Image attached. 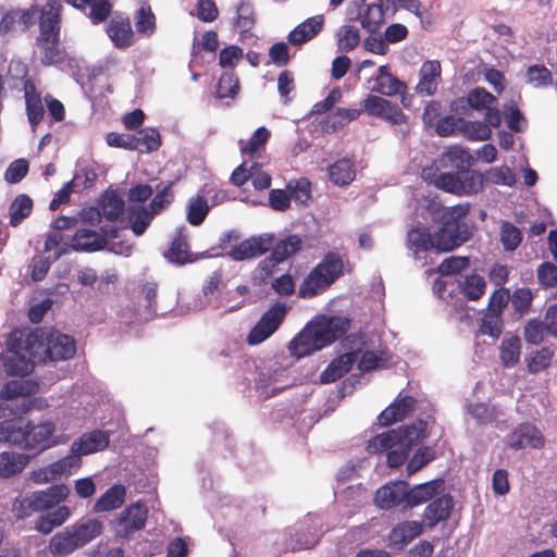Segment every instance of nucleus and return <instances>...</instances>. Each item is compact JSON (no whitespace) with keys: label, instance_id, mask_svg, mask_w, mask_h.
<instances>
[{"label":"nucleus","instance_id":"dca6fc26","mask_svg":"<svg viewBox=\"0 0 557 557\" xmlns=\"http://www.w3.org/2000/svg\"><path fill=\"white\" fill-rule=\"evenodd\" d=\"M406 496L407 483L394 481L376 491L374 503L381 509H391L396 506H404L406 508Z\"/></svg>","mask_w":557,"mask_h":557},{"label":"nucleus","instance_id":"7ed1b4c3","mask_svg":"<svg viewBox=\"0 0 557 557\" xmlns=\"http://www.w3.org/2000/svg\"><path fill=\"white\" fill-rule=\"evenodd\" d=\"M101 233L94 230L78 228L72 238V248L77 251H96L108 248L115 255L128 256L132 245L117 240V228L113 225H102Z\"/></svg>","mask_w":557,"mask_h":557},{"label":"nucleus","instance_id":"2f4dec72","mask_svg":"<svg viewBox=\"0 0 557 557\" xmlns=\"http://www.w3.org/2000/svg\"><path fill=\"white\" fill-rule=\"evenodd\" d=\"M521 339L513 334L507 333L499 345V359L505 368L516 367L521 357Z\"/></svg>","mask_w":557,"mask_h":557},{"label":"nucleus","instance_id":"ea45409f","mask_svg":"<svg viewBox=\"0 0 557 557\" xmlns=\"http://www.w3.org/2000/svg\"><path fill=\"white\" fill-rule=\"evenodd\" d=\"M125 498V488L122 485H113L102 494L94 505L95 512L110 511L119 508Z\"/></svg>","mask_w":557,"mask_h":557},{"label":"nucleus","instance_id":"72a5a7b5","mask_svg":"<svg viewBox=\"0 0 557 557\" xmlns=\"http://www.w3.org/2000/svg\"><path fill=\"white\" fill-rule=\"evenodd\" d=\"M39 391V384L33 379H20L8 382L1 389V399L11 400L26 397Z\"/></svg>","mask_w":557,"mask_h":557},{"label":"nucleus","instance_id":"f704fd0d","mask_svg":"<svg viewBox=\"0 0 557 557\" xmlns=\"http://www.w3.org/2000/svg\"><path fill=\"white\" fill-rule=\"evenodd\" d=\"M71 528L79 548L99 536L103 530L102 522L96 518L77 521Z\"/></svg>","mask_w":557,"mask_h":557},{"label":"nucleus","instance_id":"e433bc0d","mask_svg":"<svg viewBox=\"0 0 557 557\" xmlns=\"http://www.w3.org/2000/svg\"><path fill=\"white\" fill-rule=\"evenodd\" d=\"M29 457L25 454L3 451L0 454V476L10 478L23 471Z\"/></svg>","mask_w":557,"mask_h":557},{"label":"nucleus","instance_id":"c85d7f7f","mask_svg":"<svg viewBox=\"0 0 557 557\" xmlns=\"http://www.w3.org/2000/svg\"><path fill=\"white\" fill-rule=\"evenodd\" d=\"M359 351H349L334 359L322 372L320 381L322 383H332L344 376L357 361Z\"/></svg>","mask_w":557,"mask_h":557},{"label":"nucleus","instance_id":"1a4fd4ad","mask_svg":"<svg viewBox=\"0 0 557 557\" xmlns=\"http://www.w3.org/2000/svg\"><path fill=\"white\" fill-rule=\"evenodd\" d=\"M286 314V306L276 304L270 308L250 331L247 342L258 345L269 338L280 326Z\"/></svg>","mask_w":557,"mask_h":557},{"label":"nucleus","instance_id":"a18cd8bd","mask_svg":"<svg viewBox=\"0 0 557 557\" xmlns=\"http://www.w3.org/2000/svg\"><path fill=\"white\" fill-rule=\"evenodd\" d=\"M351 351H359L357 358L358 369L360 371H371L384 366L387 361L384 351L381 350H368L363 348L351 349Z\"/></svg>","mask_w":557,"mask_h":557},{"label":"nucleus","instance_id":"9d476101","mask_svg":"<svg viewBox=\"0 0 557 557\" xmlns=\"http://www.w3.org/2000/svg\"><path fill=\"white\" fill-rule=\"evenodd\" d=\"M506 444L515 450L541 449L545 445V437L535 425L521 423L506 436Z\"/></svg>","mask_w":557,"mask_h":557},{"label":"nucleus","instance_id":"f8f14e48","mask_svg":"<svg viewBox=\"0 0 557 557\" xmlns=\"http://www.w3.org/2000/svg\"><path fill=\"white\" fill-rule=\"evenodd\" d=\"M471 234L468 224L444 223L443 227L434 235V249L448 251L465 243Z\"/></svg>","mask_w":557,"mask_h":557},{"label":"nucleus","instance_id":"4c0bfd02","mask_svg":"<svg viewBox=\"0 0 557 557\" xmlns=\"http://www.w3.org/2000/svg\"><path fill=\"white\" fill-rule=\"evenodd\" d=\"M25 101L28 121L33 127L44 119L45 107L33 84L25 85Z\"/></svg>","mask_w":557,"mask_h":557},{"label":"nucleus","instance_id":"5701e85b","mask_svg":"<svg viewBox=\"0 0 557 557\" xmlns=\"http://www.w3.org/2000/svg\"><path fill=\"white\" fill-rule=\"evenodd\" d=\"M57 431L52 420H44L37 424L28 423L29 448H49L59 442L54 438Z\"/></svg>","mask_w":557,"mask_h":557},{"label":"nucleus","instance_id":"c756f323","mask_svg":"<svg viewBox=\"0 0 557 557\" xmlns=\"http://www.w3.org/2000/svg\"><path fill=\"white\" fill-rule=\"evenodd\" d=\"M407 248L420 258V255L434 248V237L431 236L429 230L424 226H412L407 232Z\"/></svg>","mask_w":557,"mask_h":557},{"label":"nucleus","instance_id":"3c124183","mask_svg":"<svg viewBox=\"0 0 557 557\" xmlns=\"http://www.w3.org/2000/svg\"><path fill=\"white\" fill-rule=\"evenodd\" d=\"M242 307V301L237 304H228L225 301L224 296H203L201 293L198 299L194 302V310H205V309H224L226 312L234 311Z\"/></svg>","mask_w":557,"mask_h":557},{"label":"nucleus","instance_id":"bb28decb","mask_svg":"<svg viewBox=\"0 0 557 557\" xmlns=\"http://www.w3.org/2000/svg\"><path fill=\"white\" fill-rule=\"evenodd\" d=\"M416 400L410 396L397 398L391 406L381 412L379 420L382 425H391L405 419L414 410Z\"/></svg>","mask_w":557,"mask_h":557},{"label":"nucleus","instance_id":"39448f33","mask_svg":"<svg viewBox=\"0 0 557 557\" xmlns=\"http://www.w3.org/2000/svg\"><path fill=\"white\" fill-rule=\"evenodd\" d=\"M398 7L412 12L422 24L431 23L428 10L418 0H379V3L369 5L364 14L359 13L362 26L375 32L385 18L395 14Z\"/></svg>","mask_w":557,"mask_h":557},{"label":"nucleus","instance_id":"bf43d9fd","mask_svg":"<svg viewBox=\"0 0 557 557\" xmlns=\"http://www.w3.org/2000/svg\"><path fill=\"white\" fill-rule=\"evenodd\" d=\"M72 243L64 242L63 235L58 232H51L45 242V251H53V259H59L62 255L69 253L72 250Z\"/></svg>","mask_w":557,"mask_h":557},{"label":"nucleus","instance_id":"680f3d73","mask_svg":"<svg viewBox=\"0 0 557 557\" xmlns=\"http://www.w3.org/2000/svg\"><path fill=\"white\" fill-rule=\"evenodd\" d=\"M485 181L495 185L511 187L516 183V176L508 166L491 168L485 173Z\"/></svg>","mask_w":557,"mask_h":557},{"label":"nucleus","instance_id":"0eeeda50","mask_svg":"<svg viewBox=\"0 0 557 557\" xmlns=\"http://www.w3.org/2000/svg\"><path fill=\"white\" fill-rule=\"evenodd\" d=\"M81 459L74 453L29 473V480L36 484H46L69 476L81 467Z\"/></svg>","mask_w":557,"mask_h":557},{"label":"nucleus","instance_id":"4be33fe9","mask_svg":"<svg viewBox=\"0 0 557 557\" xmlns=\"http://www.w3.org/2000/svg\"><path fill=\"white\" fill-rule=\"evenodd\" d=\"M109 445V435L107 432L96 430L83 434L73 442L71 453H74L81 459L82 456L103 450Z\"/></svg>","mask_w":557,"mask_h":557},{"label":"nucleus","instance_id":"ddd939ff","mask_svg":"<svg viewBox=\"0 0 557 557\" xmlns=\"http://www.w3.org/2000/svg\"><path fill=\"white\" fill-rule=\"evenodd\" d=\"M362 104L364 111L371 116L386 120L393 124H401L406 121L405 114L396 104L380 96L369 95Z\"/></svg>","mask_w":557,"mask_h":557},{"label":"nucleus","instance_id":"5fc2aeb1","mask_svg":"<svg viewBox=\"0 0 557 557\" xmlns=\"http://www.w3.org/2000/svg\"><path fill=\"white\" fill-rule=\"evenodd\" d=\"M461 127L459 135H462L469 140H486L490 138L491 128L481 121H467L461 120Z\"/></svg>","mask_w":557,"mask_h":557},{"label":"nucleus","instance_id":"cd10ccee","mask_svg":"<svg viewBox=\"0 0 557 557\" xmlns=\"http://www.w3.org/2000/svg\"><path fill=\"white\" fill-rule=\"evenodd\" d=\"M107 33L116 48H127L134 42V33L128 18L113 17Z\"/></svg>","mask_w":557,"mask_h":557},{"label":"nucleus","instance_id":"8fccbe9b","mask_svg":"<svg viewBox=\"0 0 557 557\" xmlns=\"http://www.w3.org/2000/svg\"><path fill=\"white\" fill-rule=\"evenodd\" d=\"M459 288L463 296L469 300L479 299L485 292V281L478 274L465 276L459 281Z\"/></svg>","mask_w":557,"mask_h":557},{"label":"nucleus","instance_id":"aec40b11","mask_svg":"<svg viewBox=\"0 0 557 557\" xmlns=\"http://www.w3.org/2000/svg\"><path fill=\"white\" fill-rule=\"evenodd\" d=\"M37 9L29 8L26 10L2 11V29L3 35L24 32L37 21Z\"/></svg>","mask_w":557,"mask_h":557},{"label":"nucleus","instance_id":"f257e3e1","mask_svg":"<svg viewBox=\"0 0 557 557\" xmlns=\"http://www.w3.org/2000/svg\"><path fill=\"white\" fill-rule=\"evenodd\" d=\"M348 326L346 318L317 315L289 342L288 350L297 359L309 356L332 344Z\"/></svg>","mask_w":557,"mask_h":557},{"label":"nucleus","instance_id":"37998d69","mask_svg":"<svg viewBox=\"0 0 557 557\" xmlns=\"http://www.w3.org/2000/svg\"><path fill=\"white\" fill-rule=\"evenodd\" d=\"M134 150L141 153L157 150L161 145L160 134L153 128H144L133 135Z\"/></svg>","mask_w":557,"mask_h":557},{"label":"nucleus","instance_id":"c9c22d12","mask_svg":"<svg viewBox=\"0 0 557 557\" xmlns=\"http://www.w3.org/2000/svg\"><path fill=\"white\" fill-rule=\"evenodd\" d=\"M329 177L337 186L350 184L356 177V165L349 158L337 160L329 168Z\"/></svg>","mask_w":557,"mask_h":557},{"label":"nucleus","instance_id":"13d9d810","mask_svg":"<svg viewBox=\"0 0 557 557\" xmlns=\"http://www.w3.org/2000/svg\"><path fill=\"white\" fill-rule=\"evenodd\" d=\"M209 212V205L201 196L194 197L189 200L187 207V220L191 225H199L203 222Z\"/></svg>","mask_w":557,"mask_h":557},{"label":"nucleus","instance_id":"e2e57ef3","mask_svg":"<svg viewBox=\"0 0 557 557\" xmlns=\"http://www.w3.org/2000/svg\"><path fill=\"white\" fill-rule=\"evenodd\" d=\"M500 240L505 250L513 251L522 240L521 232L509 222H504L500 228Z\"/></svg>","mask_w":557,"mask_h":557},{"label":"nucleus","instance_id":"4d7b16f0","mask_svg":"<svg viewBox=\"0 0 557 557\" xmlns=\"http://www.w3.org/2000/svg\"><path fill=\"white\" fill-rule=\"evenodd\" d=\"M33 208L32 199L26 195L17 196L10 207L11 224L16 226L29 215Z\"/></svg>","mask_w":557,"mask_h":557},{"label":"nucleus","instance_id":"473e14b6","mask_svg":"<svg viewBox=\"0 0 557 557\" xmlns=\"http://www.w3.org/2000/svg\"><path fill=\"white\" fill-rule=\"evenodd\" d=\"M78 548L79 546L71 525L54 534L48 545V549L53 556L70 555Z\"/></svg>","mask_w":557,"mask_h":557},{"label":"nucleus","instance_id":"7c9ffc66","mask_svg":"<svg viewBox=\"0 0 557 557\" xmlns=\"http://www.w3.org/2000/svg\"><path fill=\"white\" fill-rule=\"evenodd\" d=\"M324 24L323 15H315L307 18L299 24L288 36V40L293 45H301L315 37L322 29Z\"/></svg>","mask_w":557,"mask_h":557},{"label":"nucleus","instance_id":"79ce46f5","mask_svg":"<svg viewBox=\"0 0 557 557\" xmlns=\"http://www.w3.org/2000/svg\"><path fill=\"white\" fill-rule=\"evenodd\" d=\"M302 247V240L297 235H289L278 240L272 250V259L282 262L298 252Z\"/></svg>","mask_w":557,"mask_h":557},{"label":"nucleus","instance_id":"603ef678","mask_svg":"<svg viewBox=\"0 0 557 557\" xmlns=\"http://www.w3.org/2000/svg\"><path fill=\"white\" fill-rule=\"evenodd\" d=\"M242 307V301L237 304H228L225 301L224 296H203L201 293L198 299L194 302V310H205V309H224L226 312L234 311Z\"/></svg>","mask_w":557,"mask_h":557},{"label":"nucleus","instance_id":"58836bf2","mask_svg":"<svg viewBox=\"0 0 557 557\" xmlns=\"http://www.w3.org/2000/svg\"><path fill=\"white\" fill-rule=\"evenodd\" d=\"M422 532V523L419 521H405L396 525L389 535V540L395 545H406Z\"/></svg>","mask_w":557,"mask_h":557},{"label":"nucleus","instance_id":"6e6552de","mask_svg":"<svg viewBox=\"0 0 557 557\" xmlns=\"http://www.w3.org/2000/svg\"><path fill=\"white\" fill-rule=\"evenodd\" d=\"M148 508L141 503L127 506L113 522V531L120 539H127L134 532L144 529Z\"/></svg>","mask_w":557,"mask_h":557},{"label":"nucleus","instance_id":"49530a36","mask_svg":"<svg viewBox=\"0 0 557 557\" xmlns=\"http://www.w3.org/2000/svg\"><path fill=\"white\" fill-rule=\"evenodd\" d=\"M472 162L471 154L460 146L449 147L442 157L444 165H450L458 172L466 170Z\"/></svg>","mask_w":557,"mask_h":557},{"label":"nucleus","instance_id":"0e129e2a","mask_svg":"<svg viewBox=\"0 0 557 557\" xmlns=\"http://www.w3.org/2000/svg\"><path fill=\"white\" fill-rule=\"evenodd\" d=\"M239 84L237 77L231 73H224L218 84L216 95L221 99H234L238 92Z\"/></svg>","mask_w":557,"mask_h":557},{"label":"nucleus","instance_id":"6ab92c4d","mask_svg":"<svg viewBox=\"0 0 557 557\" xmlns=\"http://www.w3.org/2000/svg\"><path fill=\"white\" fill-rule=\"evenodd\" d=\"M70 490L65 484L52 485L45 491L29 493L33 510L44 511L53 508L69 496Z\"/></svg>","mask_w":557,"mask_h":557},{"label":"nucleus","instance_id":"423d86ee","mask_svg":"<svg viewBox=\"0 0 557 557\" xmlns=\"http://www.w3.org/2000/svg\"><path fill=\"white\" fill-rule=\"evenodd\" d=\"M124 212V200L113 190L106 191L99 200V209L87 208L79 212L78 219L86 224L97 225L101 223L102 216L108 221H116Z\"/></svg>","mask_w":557,"mask_h":557},{"label":"nucleus","instance_id":"20e7f679","mask_svg":"<svg viewBox=\"0 0 557 557\" xmlns=\"http://www.w3.org/2000/svg\"><path fill=\"white\" fill-rule=\"evenodd\" d=\"M344 263L337 253L330 252L305 277L298 294L311 298L325 292L343 273Z\"/></svg>","mask_w":557,"mask_h":557},{"label":"nucleus","instance_id":"2eb2a0df","mask_svg":"<svg viewBox=\"0 0 557 557\" xmlns=\"http://www.w3.org/2000/svg\"><path fill=\"white\" fill-rule=\"evenodd\" d=\"M44 351L50 360H67L75 355L76 344L71 336L52 331L47 336Z\"/></svg>","mask_w":557,"mask_h":557},{"label":"nucleus","instance_id":"f03ea898","mask_svg":"<svg viewBox=\"0 0 557 557\" xmlns=\"http://www.w3.org/2000/svg\"><path fill=\"white\" fill-rule=\"evenodd\" d=\"M425 435L426 422L417 420L410 425L388 430L372 437L367 444V451L372 455L387 453V465L397 468L407 460L411 448Z\"/></svg>","mask_w":557,"mask_h":557},{"label":"nucleus","instance_id":"a19ab883","mask_svg":"<svg viewBox=\"0 0 557 557\" xmlns=\"http://www.w3.org/2000/svg\"><path fill=\"white\" fill-rule=\"evenodd\" d=\"M554 356V350L549 347H542L541 349L530 352L525 357L528 372L536 374L546 370L552 364Z\"/></svg>","mask_w":557,"mask_h":557},{"label":"nucleus","instance_id":"a211bd4d","mask_svg":"<svg viewBox=\"0 0 557 557\" xmlns=\"http://www.w3.org/2000/svg\"><path fill=\"white\" fill-rule=\"evenodd\" d=\"M369 89L384 96H395L406 90V85L389 71L387 65H381L377 74L368 81Z\"/></svg>","mask_w":557,"mask_h":557},{"label":"nucleus","instance_id":"a878e982","mask_svg":"<svg viewBox=\"0 0 557 557\" xmlns=\"http://www.w3.org/2000/svg\"><path fill=\"white\" fill-rule=\"evenodd\" d=\"M454 508V499L449 495L436 497L424 510L423 521L430 528L449 518Z\"/></svg>","mask_w":557,"mask_h":557},{"label":"nucleus","instance_id":"412c9836","mask_svg":"<svg viewBox=\"0 0 557 557\" xmlns=\"http://www.w3.org/2000/svg\"><path fill=\"white\" fill-rule=\"evenodd\" d=\"M272 246V237L264 235L246 239L233 247L228 255L234 260H245L258 257L268 251Z\"/></svg>","mask_w":557,"mask_h":557},{"label":"nucleus","instance_id":"393cba45","mask_svg":"<svg viewBox=\"0 0 557 557\" xmlns=\"http://www.w3.org/2000/svg\"><path fill=\"white\" fill-rule=\"evenodd\" d=\"M443 481L433 480L423 484L416 485L412 488L407 486L406 508L419 506L441 494Z\"/></svg>","mask_w":557,"mask_h":557},{"label":"nucleus","instance_id":"de8ad7c7","mask_svg":"<svg viewBox=\"0 0 557 557\" xmlns=\"http://www.w3.org/2000/svg\"><path fill=\"white\" fill-rule=\"evenodd\" d=\"M165 256L171 262L177 264H183L189 261L187 235L185 233V228H181L177 232Z\"/></svg>","mask_w":557,"mask_h":557},{"label":"nucleus","instance_id":"4468645a","mask_svg":"<svg viewBox=\"0 0 557 557\" xmlns=\"http://www.w3.org/2000/svg\"><path fill=\"white\" fill-rule=\"evenodd\" d=\"M442 83V66L437 60H428L419 71V82L414 88L420 96H433Z\"/></svg>","mask_w":557,"mask_h":557},{"label":"nucleus","instance_id":"b1692460","mask_svg":"<svg viewBox=\"0 0 557 557\" xmlns=\"http://www.w3.org/2000/svg\"><path fill=\"white\" fill-rule=\"evenodd\" d=\"M28 423L22 420H5L0 423V441L29 448Z\"/></svg>","mask_w":557,"mask_h":557},{"label":"nucleus","instance_id":"09e8293b","mask_svg":"<svg viewBox=\"0 0 557 557\" xmlns=\"http://www.w3.org/2000/svg\"><path fill=\"white\" fill-rule=\"evenodd\" d=\"M152 218L153 213H151L147 208L133 206L128 209V221L131 228L136 236H140L145 233Z\"/></svg>","mask_w":557,"mask_h":557},{"label":"nucleus","instance_id":"052dcab7","mask_svg":"<svg viewBox=\"0 0 557 557\" xmlns=\"http://www.w3.org/2000/svg\"><path fill=\"white\" fill-rule=\"evenodd\" d=\"M135 26L138 33L150 36L156 30V16L150 7L143 5L136 13Z\"/></svg>","mask_w":557,"mask_h":557},{"label":"nucleus","instance_id":"9b49d317","mask_svg":"<svg viewBox=\"0 0 557 557\" xmlns=\"http://www.w3.org/2000/svg\"><path fill=\"white\" fill-rule=\"evenodd\" d=\"M30 8L38 10L37 20H39L42 38L49 39L59 36L61 2L59 0H47L45 4L35 3Z\"/></svg>","mask_w":557,"mask_h":557},{"label":"nucleus","instance_id":"6e6d98bb","mask_svg":"<svg viewBox=\"0 0 557 557\" xmlns=\"http://www.w3.org/2000/svg\"><path fill=\"white\" fill-rule=\"evenodd\" d=\"M58 41L59 36L44 39L42 35H39L37 44L40 49V59L42 63L50 65L61 60V51L58 48Z\"/></svg>","mask_w":557,"mask_h":557},{"label":"nucleus","instance_id":"774afa93","mask_svg":"<svg viewBox=\"0 0 557 557\" xmlns=\"http://www.w3.org/2000/svg\"><path fill=\"white\" fill-rule=\"evenodd\" d=\"M502 315L487 311L482 318L480 332L484 335L491 336L492 338H498L502 334Z\"/></svg>","mask_w":557,"mask_h":557},{"label":"nucleus","instance_id":"864d4df0","mask_svg":"<svg viewBox=\"0 0 557 557\" xmlns=\"http://www.w3.org/2000/svg\"><path fill=\"white\" fill-rule=\"evenodd\" d=\"M336 42L341 51H350L360 44V32L354 25L341 26L336 34Z\"/></svg>","mask_w":557,"mask_h":557},{"label":"nucleus","instance_id":"f3484780","mask_svg":"<svg viewBox=\"0 0 557 557\" xmlns=\"http://www.w3.org/2000/svg\"><path fill=\"white\" fill-rule=\"evenodd\" d=\"M41 359V356L30 350L28 356L24 351L9 349L2 355L5 371L11 375H26L33 371L35 360Z\"/></svg>","mask_w":557,"mask_h":557},{"label":"nucleus","instance_id":"338daca9","mask_svg":"<svg viewBox=\"0 0 557 557\" xmlns=\"http://www.w3.org/2000/svg\"><path fill=\"white\" fill-rule=\"evenodd\" d=\"M270 137V132L261 126L252 134L249 141L245 146H240V150L244 154L250 157L257 154L265 145Z\"/></svg>","mask_w":557,"mask_h":557},{"label":"nucleus","instance_id":"c03bdc74","mask_svg":"<svg viewBox=\"0 0 557 557\" xmlns=\"http://www.w3.org/2000/svg\"><path fill=\"white\" fill-rule=\"evenodd\" d=\"M361 114L360 109L337 108L333 113L323 121L324 128L329 131H337L349 122L356 120Z\"/></svg>","mask_w":557,"mask_h":557},{"label":"nucleus","instance_id":"69168bd1","mask_svg":"<svg viewBox=\"0 0 557 557\" xmlns=\"http://www.w3.org/2000/svg\"><path fill=\"white\" fill-rule=\"evenodd\" d=\"M546 334L548 333L546 330L545 320L541 322L537 319H532L527 322L523 330L524 339L532 345L541 344L544 341Z\"/></svg>","mask_w":557,"mask_h":557}]
</instances>
